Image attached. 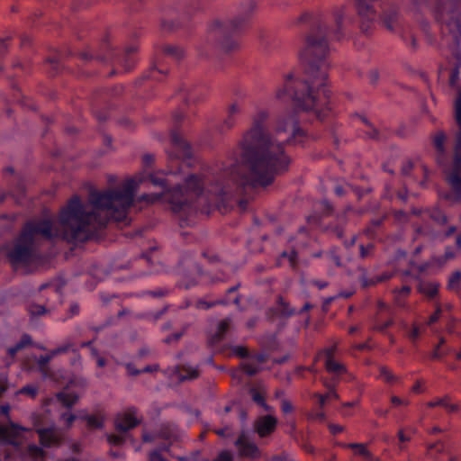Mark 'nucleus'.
I'll return each instance as SVG.
<instances>
[{
	"label": "nucleus",
	"mask_w": 461,
	"mask_h": 461,
	"mask_svg": "<svg viewBox=\"0 0 461 461\" xmlns=\"http://www.w3.org/2000/svg\"><path fill=\"white\" fill-rule=\"evenodd\" d=\"M185 117L182 112L174 114L176 129L170 134L167 171L150 173L147 176L161 192L143 194L140 196V201L146 203L167 201L172 212L178 214L182 221L189 224L191 218L197 213L209 214L212 209H217L221 213L230 211V167L223 163L205 167L199 173L185 176L183 184L173 185L168 176L183 173L184 167H189L194 161L192 148L178 129V124Z\"/></svg>",
	"instance_id": "1"
},
{
	"label": "nucleus",
	"mask_w": 461,
	"mask_h": 461,
	"mask_svg": "<svg viewBox=\"0 0 461 461\" xmlns=\"http://www.w3.org/2000/svg\"><path fill=\"white\" fill-rule=\"evenodd\" d=\"M144 177L127 180L122 189H107L89 193V203L92 210L77 195H74L63 207L59 215V230L53 229L50 219L31 221L25 223L21 234L28 242L35 244V237L41 235L47 240L60 238L68 243H80L92 239L98 230L106 227L110 221L126 224L128 210L134 202V193Z\"/></svg>",
	"instance_id": "2"
},
{
	"label": "nucleus",
	"mask_w": 461,
	"mask_h": 461,
	"mask_svg": "<svg viewBox=\"0 0 461 461\" xmlns=\"http://www.w3.org/2000/svg\"><path fill=\"white\" fill-rule=\"evenodd\" d=\"M246 163L253 182L266 186L277 174L287 169L290 159L279 143L263 137L249 152Z\"/></svg>",
	"instance_id": "3"
},
{
	"label": "nucleus",
	"mask_w": 461,
	"mask_h": 461,
	"mask_svg": "<svg viewBox=\"0 0 461 461\" xmlns=\"http://www.w3.org/2000/svg\"><path fill=\"white\" fill-rule=\"evenodd\" d=\"M31 420L41 446L28 445L25 454L32 461H43L46 456L43 447L50 448L59 446L63 441V433L53 421L48 420L43 414L32 413Z\"/></svg>",
	"instance_id": "4"
},
{
	"label": "nucleus",
	"mask_w": 461,
	"mask_h": 461,
	"mask_svg": "<svg viewBox=\"0 0 461 461\" xmlns=\"http://www.w3.org/2000/svg\"><path fill=\"white\" fill-rule=\"evenodd\" d=\"M198 55L205 59L221 60L230 52V22L214 20L209 26L204 43L196 47Z\"/></svg>",
	"instance_id": "5"
},
{
	"label": "nucleus",
	"mask_w": 461,
	"mask_h": 461,
	"mask_svg": "<svg viewBox=\"0 0 461 461\" xmlns=\"http://www.w3.org/2000/svg\"><path fill=\"white\" fill-rule=\"evenodd\" d=\"M327 75L323 70L312 67L308 71L307 95L303 98L300 106L306 111H312L318 118L324 116L328 110V91L326 89Z\"/></svg>",
	"instance_id": "6"
},
{
	"label": "nucleus",
	"mask_w": 461,
	"mask_h": 461,
	"mask_svg": "<svg viewBox=\"0 0 461 461\" xmlns=\"http://www.w3.org/2000/svg\"><path fill=\"white\" fill-rule=\"evenodd\" d=\"M203 256L212 265V269L209 273H204L203 268L198 265H194V271L196 277L185 276L178 284V287L184 289H191L195 286L199 282L219 283L224 282L229 278L230 266L228 263L223 262L221 257L212 250H206Z\"/></svg>",
	"instance_id": "7"
},
{
	"label": "nucleus",
	"mask_w": 461,
	"mask_h": 461,
	"mask_svg": "<svg viewBox=\"0 0 461 461\" xmlns=\"http://www.w3.org/2000/svg\"><path fill=\"white\" fill-rule=\"evenodd\" d=\"M142 417L135 407H129L115 419V429L120 434L108 435L107 440L114 446H121L125 441V434L141 422Z\"/></svg>",
	"instance_id": "8"
},
{
	"label": "nucleus",
	"mask_w": 461,
	"mask_h": 461,
	"mask_svg": "<svg viewBox=\"0 0 461 461\" xmlns=\"http://www.w3.org/2000/svg\"><path fill=\"white\" fill-rule=\"evenodd\" d=\"M105 54L97 55L95 58L102 62L121 66L125 71H130L135 65L134 53L137 50L135 45L127 47L123 51H119L110 46H106Z\"/></svg>",
	"instance_id": "9"
},
{
	"label": "nucleus",
	"mask_w": 461,
	"mask_h": 461,
	"mask_svg": "<svg viewBox=\"0 0 461 461\" xmlns=\"http://www.w3.org/2000/svg\"><path fill=\"white\" fill-rule=\"evenodd\" d=\"M34 245L23 240L22 234L18 237L13 249L8 253V258L13 265H27L35 258Z\"/></svg>",
	"instance_id": "10"
},
{
	"label": "nucleus",
	"mask_w": 461,
	"mask_h": 461,
	"mask_svg": "<svg viewBox=\"0 0 461 461\" xmlns=\"http://www.w3.org/2000/svg\"><path fill=\"white\" fill-rule=\"evenodd\" d=\"M10 406L4 404L0 406L1 415L5 416L8 419L7 425L0 426V440L8 445H16L17 438L21 432H29L31 429L19 425L10 420L9 417Z\"/></svg>",
	"instance_id": "11"
},
{
	"label": "nucleus",
	"mask_w": 461,
	"mask_h": 461,
	"mask_svg": "<svg viewBox=\"0 0 461 461\" xmlns=\"http://www.w3.org/2000/svg\"><path fill=\"white\" fill-rule=\"evenodd\" d=\"M178 429L174 424H162L158 432V438H160L167 442L163 443L158 448L151 451L149 455V461H167L165 459L161 451H167L171 444L178 438Z\"/></svg>",
	"instance_id": "12"
},
{
	"label": "nucleus",
	"mask_w": 461,
	"mask_h": 461,
	"mask_svg": "<svg viewBox=\"0 0 461 461\" xmlns=\"http://www.w3.org/2000/svg\"><path fill=\"white\" fill-rule=\"evenodd\" d=\"M230 327V317L226 316L223 320L218 322L214 330L210 331L208 335V345L212 350L216 352L221 351L223 345L222 342Z\"/></svg>",
	"instance_id": "13"
},
{
	"label": "nucleus",
	"mask_w": 461,
	"mask_h": 461,
	"mask_svg": "<svg viewBox=\"0 0 461 461\" xmlns=\"http://www.w3.org/2000/svg\"><path fill=\"white\" fill-rule=\"evenodd\" d=\"M327 44L324 41H317L310 36L305 39L299 50L301 59H306L312 56L321 58L327 52Z\"/></svg>",
	"instance_id": "14"
},
{
	"label": "nucleus",
	"mask_w": 461,
	"mask_h": 461,
	"mask_svg": "<svg viewBox=\"0 0 461 461\" xmlns=\"http://www.w3.org/2000/svg\"><path fill=\"white\" fill-rule=\"evenodd\" d=\"M138 245L141 249V257L149 264H154L158 260V244L155 240H144L143 231L136 232Z\"/></svg>",
	"instance_id": "15"
},
{
	"label": "nucleus",
	"mask_w": 461,
	"mask_h": 461,
	"mask_svg": "<svg viewBox=\"0 0 461 461\" xmlns=\"http://www.w3.org/2000/svg\"><path fill=\"white\" fill-rule=\"evenodd\" d=\"M238 453L246 457L256 458L260 456V450L258 446L243 435L235 443Z\"/></svg>",
	"instance_id": "16"
},
{
	"label": "nucleus",
	"mask_w": 461,
	"mask_h": 461,
	"mask_svg": "<svg viewBox=\"0 0 461 461\" xmlns=\"http://www.w3.org/2000/svg\"><path fill=\"white\" fill-rule=\"evenodd\" d=\"M277 420L272 414L259 417L255 425V430L259 437L264 438L274 432Z\"/></svg>",
	"instance_id": "17"
},
{
	"label": "nucleus",
	"mask_w": 461,
	"mask_h": 461,
	"mask_svg": "<svg viewBox=\"0 0 461 461\" xmlns=\"http://www.w3.org/2000/svg\"><path fill=\"white\" fill-rule=\"evenodd\" d=\"M167 374L176 376L180 382H184L197 378L199 376V370L188 365L176 366Z\"/></svg>",
	"instance_id": "18"
},
{
	"label": "nucleus",
	"mask_w": 461,
	"mask_h": 461,
	"mask_svg": "<svg viewBox=\"0 0 461 461\" xmlns=\"http://www.w3.org/2000/svg\"><path fill=\"white\" fill-rule=\"evenodd\" d=\"M71 50L58 51L53 56L49 57L46 60L50 68V73L54 76L57 75L63 68V60L65 57L72 56Z\"/></svg>",
	"instance_id": "19"
},
{
	"label": "nucleus",
	"mask_w": 461,
	"mask_h": 461,
	"mask_svg": "<svg viewBox=\"0 0 461 461\" xmlns=\"http://www.w3.org/2000/svg\"><path fill=\"white\" fill-rule=\"evenodd\" d=\"M167 74V68L164 66V64L157 59L156 61L152 64L147 73L144 74L143 77L138 81V84H141L140 81L144 79H152L159 81L163 76Z\"/></svg>",
	"instance_id": "20"
},
{
	"label": "nucleus",
	"mask_w": 461,
	"mask_h": 461,
	"mask_svg": "<svg viewBox=\"0 0 461 461\" xmlns=\"http://www.w3.org/2000/svg\"><path fill=\"white\" fill-rule=\"evenodd\" d=\"M32 337L28 334H23L21 339L14 346L7 348V356L10 360H6V364H10L15 358L16 354L26 347L32 345Z\"/></svg>",
	"instance_id": "21"
},
{
	"label": "nucleus",
	"mask_w": 461,
	"mask_h": 461,
	"mask_svg": "<svg viewBox=\"0 0 461 461\" xmlns=\"http://www.w3.org/2000/svg\"><path fill=\"white\" fill-rule=\"evenodd\" d=\"M164 56L168 57L176 61H179L185 56V50L178 45H165L162 49Z\"/></svg>",
	"instance_id": "22"
},
{
	"label": "nucleus",
	"mask_w": 461,
	"mask_h": 461,
	"mask_svg": "<svg viewBox=\"0 0 461 461\" xmlns=\"http://www.w3.org/2000/svg\"><path fill=\"white\" fill-rule=\"evenodd\" d=\"M177 95L183 100V102L189 105L192 103H195L198 100L197 93L195 88H190L185 85H182L177 92Z\"/></svg>",
	"instance_id": "23"
},
{
	"label": "nucleus",
	"mask_w": 461,
	"mask_h": 461,
	"mask_svg": "<svg viewBox=\"0 0 461 461\" xmlns=\"http://www.w3.org/2000/svg\"><path fill=\"white\" fill-rule=\"evenodd\" d=\"M58 401L66 408H71L78 400L77 395L74 393L60 392L57 394Z\"/></svg>",
	"instance_id": "24"
},
{
	"label": "nucleus",
	"mask_w": 461,
	"mask_h": 461,
	"mask_svg": "<svg viewBox=\"0 0 461 461\" xmlns=\"http://www.w3.org/2000/svg\"><path fill=\"white\" fill-rule=\"evenodd\" d=\"M227 300L207 301L205 299L194 300V308L198 310H209L218 304H227Z\"/></svg>",
	"instance_id": "25"
},
{
	"label": "nucleus",
	"mask_w": 461,
	"mask_h": 461,
	"mask_svg": "<svg viewBox=\"0 0 461 461\" xmlns=\"http://www.w3.org/2000/svg\"><path fill=\"white\" fill-rule=\"evenodd\" d=\"M349 447L352 448L354 455L361 457L363 461H375L364 445L356 444Z\"/></svg>",
	"instance_id": "26"
},
{
	"label": "nucleus",
	"mask_w": 461,
	"mask_h": 461,
	"mask_svg": "<svg viewBox=\"0 0 461 461\" xmlns=\"http://www.w3.org/2000/svg\"><path fill=\"white\" fill-rule=\"evenodd\" d=\"M173 292L172 288L167 286L156 287L151 290H147L144 294L153 298H164L168 296Z\"/></svg>",
	"instance_id": "27"
},
{
	"label": "nucleus",
	"mask_w": 461,
	"mask_h": 461,
	"mask_svg": "<svg viewBox=\"0 0 461 461\" xmlns=\"http://www.w3.org/2000/svg\"><path fill=\"white\" fill-rule=\"evenodd\" d=\"M420 293L432 297L438 292V285L432 282H421L419 286Z\"/></svg>",
	"instance_id": "28"
},
{
	"label": "nucleus",
	"mask_w": 461,
	"mask_h": 461,
	"mask_svg": "<svg viewBox=\"0 0 461 461\" xmlns=\"http://www.w3.org/2000/svg\"><path fill=\"white\" fill-rule=\"evenodd\" d=\"M38 393H39V386L36 384H32L23 386L16 393V394H24V395L29 396L32 399L36 398Z\"/></svg>",
	"instance_id": "29"
},
{
	"label": "nucleus",
	"mask_w": 461,
	"mask_h": 461,
	"mask_svg": "<svg viewBox=\"0 0 461 461\" xmlns=\"http://www.w3.org/2000/svg\"><path fill=\"white\" fill-rule=\"evenodd\" d=\"M81 419L86 421L88 427L94 429H101L104 424L103 420L95 415L86 414Z\"/></svg>",
	"instance_id": "30"
},
{
	"label": "nucleus",
	"mask_w": 461,
	"mask_h": 461,
	"mask_svg": "<svg viewBox=\"0 0 461 461\" xmlns=\"http://www.w3.org/2000/svg\"><path fill=\"white\" fill-rule=\"evenodd\" d=\"M50 357H47L45 355H41L37 359V365L39 367L40 372L42 374L44 377L49 376V363H50Z\"/></svg>",
	"instance_id": "31"
},
{
	"label": "nucleus",
	"mask_w": 461,
	"mask_h": 461,
	"mask_svg": "<svg viewBox=\"0 0 461 461\" xmlns=\"http://www.w3.org/2000/svg\"><path fill=\"white\" fill-rule=\"evenodd\" d=\"M92 341H86V342H83L81 344V347L82 348H86V347H89L91 348V354L94 357H96V364L98 366V367H104L106 364V361L104 357H98V352L95 348H92Z\"/></svg>",
	"instance_id": "32"
},
{
	"label": "nucleus",
	"mask_w": 461,
	"mask_h": 461,
	"mask_svg": "<svg viewBox=\"0 0 461 461\" xmlns=\"http://www.w3.org/2000/svg\"><path fill=\"white\" fill-rule=\"evenodd\" d=\"M181 23L178 21L173 20H162L161 22V29L164 32H172L179 27H181Z\"/></svg>",
	"instance_id": "33"
},
{
	"label": "nucleus",
	"mask_w": 461,
	"mask_h": 461,
	"mask_svg": "<svg viewBox=\"0 0 461 461\" xmlns=\"http://www.w3.org/2000/svg\"><path fill=\"white\" fill-rule=\"evenodd\" d=\"M77 419V416L76 414H73L69 411H65L60 414V420L64 421L66 424V427L68 429L70 428L74 421Z\"/></svg>",
	"instance_id": "34"
},
{
	"label": "nucleus",
	"mask_w": 461,
	"mask_h": 461,
	"mask_svg": "<svg viewBox=\"0 0 461 461\" xmlns=\"http://www.w3.org/2000/svg\"><path fill=\"white\" fill-rule=\"evenodd\" d=\"M80 312V307L77 303H72L68 311L67 316L62 319V321H66L68 319L73 318L74 316L78 315Z\"/></svg>",
	"instance_id": "35"
},
{
	"label": "nucleus",
	"mask_w": 461,
	"mask_h": 461,
	"mask_svg": "<svg viewBox=\"0 0 461 461\" xmlns=\"http://www.w3.org/2000/svg\"><path fill=\"white\" fill-rule=\"evenodd\" d=\"M28 311L32 316H40L46 312L45 307L39 304H31Z\"/></svg>",
	"instance_id": "36"
},
{
	"label": "nucleus",
	"mask_w": 461,
	"mask_h": 461,
	"mask_svg": "<svg viewBox=\"0 0 461 461\" xmlns=\"http://www.w3.org/2000/svg\"><path fill=\"white\" fill-rule=\"evenodd\" d=\"M70 350L75 352L77 350V348H75V345L73 343L67 342V343L56 348L55 353H58L59 355H60V354L67 353Z\"/></svg>",
	"instance_id": "37"
},
{
	"label": "nucleus",
	"mask_w": 461,
	"mask_h": 461,
	"mask_svg": "<svg viewBox=\"0 0 461 461\" xmlns=\"http://www.w3.org/2000/svg\"><path fill=\"white\" fill-rule=\"evenodd\" d=\"M326 368L330 372H339L342 368L341 366L331 358H328L326 361Z\"/></svg>",
	"instance_id": "38"
},
{
	"label": "nucleus",
	"mask_w": 461,
	"mask_h": 461,
	"mask_svg": "<svg viewBox=\"0 0 461 461\" xmlns=\"http://www.w3.org/2000/svg\"><path fill=\"white\" fill-rule=\"evenodd\" d=\"M8 389V377L5 374L0 373V396Z\"/></svg>",
	"instance_id": "39"
},
{
	"label": "nucleus",
	"mask_w": 461,
	"mask_h": 461,
	"mask_svg": "<svg viewBox=\"0 0 461 461\" xmlns=\"http://www.w3.org/2000/svg\"><path fill=\"white\" fill-rule=\"evenodd\" d=\"M259 361H260V358H259V357H251V358H249V363H248V364H246V366H244V367H243V368H244V371H245L247 374H249V375H253V374H255V373L257 372V370H256V369H252V368H250V367H249V366H247L254 365V364H256V363H258Z\"/></svg>",
	"instance_id": "40"
},
{
	"label": "nucleus",
	"mask_w": 461,
	"mask_h": 461,
	"mask_svg": "<svg viewBox=\"0 0 461 461\" xmlns=\"http://www.w3.org/2000/svg\"><path fill=\"white\" fill-rule=\"evenodd\" d=\"M456 118L458 125H461V90L459 97L456 102Z\"/></svg>",
	"instance_id": "41"
},
{
	"label": "nucleus",
	"mask_w": 461,
	"mask_h": 461,
	"mask_svg": "<svg viewBox=\"0 0 461 461\" xmlns=\"http://www.w3.org/2000/svg\"><path fill=\"white\" fill-rule=\"evenodd\" d=\"M126 370L128 375L132 376H136L140 374H142V371H140V369L136 368L135 366L131 363L126 364Z\"/></svg>",
	"instance_id": "42"
},
{
	"label": "nucleus",
	"mask_w": 461,
	"mask_h": 461,
	"mask_svg": "<svg viewBox=\"0 0 461 461\" xmlns=\"http://www.w3.org/2000/svg\"><path fill=\"white\" fill-rule=\"evenodd\" d=\"M182 335H183L182 332L172 333L164 339V342L167 344H169V343L177 341L182 337Z\"/></svg>",
	"instance_id": "43"
},
{
	"label": "nucleus",
	"mask_w": 461,
	"mask_h": 461,
	"mask_svg": "<svg viewBox=\"0 0 461 461\" xmlns=\"http://www.w3.org/2000/svg\"><path fill=\"white\" fill-rule=\"evenodd\" d=\"M212 461H230V450H223Z\"/></svg>",
	"instance_id": "44"
},
{
	"label": "nucleus",
	"mask_w": 461,
	"mask_h": 461,
	"mask_svg": "<svg viewBox=\"0 0 461 461\" xmlns=\"http://www.w3.org/2000/svg\"><path fill=\"white\" fill-rule=\"evenodd\" d=\"M268 461H295V460L287 454H281V455L273 456Z\"/></svg>",
	"instance_id": "45"
},
{
	"label": "nucleus",
	"mask_w": 461,
	"mask_h": 461,
	"mask_svg": "<svg viewBox=\"0 0 461 461\" xmlns=\"http://www.w3.org/2000/svg\"><path fill=\"white\" fill-rule=\"evenodd\" d=\"M207 430H212L220 437H224V436L229 435V433H228L229 428L228 427L221 428V429H212L211 427H208Z\"/></svg>",
	"instance_id": "46"
},
{
	"label": "nucleus",
	"mask_w": 461,
	"mask_h": 461,
	"mask_svg": "<svg viewBox=\"0 0 461 461\" xmlns=\"http://www.w3.org/2000/svg\"><path fill=\"white\" fill-rule=\"evenodd\" d=\"M9 38L0 40V56L4 57L7 52Z\"/></svg>",
	"instance_id": "47"
},
{
	"label": "nucleus",
	"mask_w": 461,
	"mask_h": 461,
	"mask_svg": "<svg viewBox=\"0 0 461 461\" xmlns=\"http://www.w3.org/2000/svg\"><path fill=\"white\" fill-rule=\"evenodd\" d=\"M142 162L145 167H150L154 162V156L151 154H145L142 158Z\"/></svg>",
	"instance_id": "48"
},
{
	"label": "nucleus",
	"mask_w": 461,
	"mask_h": 461,
	"mask_svg": "<svg viewBox=\"0 0 461 461\" xmlns=\"http://www.w3.org/2000/svg\"><path fill=\"white\" fill-rule=\"evenodd\" d=\"M246 353H247L246 349L243 348L242 347L232 348V351H231L232 356L243 357L246 355Z\"/></svg>",
	"instance_id": "49"
},
{
	"label": "nucleus",
	"mask_w": 461,
	"mask_h": 461,
	"mask_svg": "<svg viewBox=\"0 0 461 461\" xmlns=\"http://www.w3.org/2000/svg\"><path fill=\"white\" fill-rule=\"evenodd\" d=\"M157 437H158V434L155 435L153 433L144 432L142 435V439L144 442H153Z\"/></svg>",
	"instance_id": "50"
},
{
	"label": "nucleus",
	"mask_w": 461,
	"mask_h": 461,
	"mask_svg": "<svg viewBox=\"0 0 461 461\" xmlns=\"http://www.w3.org/2000/svg\"><path fill=\"white\" fill-rule=\"evenodd\" d=\"M253 399L255 402H257L258 404L264 407L267 411L269 410V407L265 403L264 399L260 395L254 394Z\"/></svg>",
	"instance_id": "51"
},
{
	"label": "nucleus",
	"mask_w": 461,
	"mask_h": 461,
	"mask_svg": "<svg viewBox=\"0 0 461 461\" xmlns=\"http://www.w3.org/2000/svg\"><path fill=\"white\" fill-rule=\"evenodd\" d=\"M79 58L84 61H89L94 59V56L88 51H82L79 53Z\"/></svg>",
	"instance_id": "52"
},
{
	"label": "nucleus",
	"mask_w": 461,
	"mask_h": 461,
	"mask_svg": "<svg viewBox=\"0 0 461 461\" xmlns=\"http://www.w3.org/2000/svg\"><path fill=\"white\" fill-rule=\"evenodd\" d=\"M357 8H358L359 14L361 16H363V17L366 16V15L368 16V13H369V8L368 7L365 8L364 5L359 2L357 4Z\"/></svg>",
	"instance_id": "53"
},
{
	"label": "nucleus",
	"mask_w": 461,
	"mask_h": 461,
	"mask_svg": "<svg viewBox=\"0 0 461 461\" xmlns=\"http://www.w3.org/2000/svg\"><path fill=\"white\" fill-rule=\"evenodd\" d=\"M158 369V365H149V366H146L143 369H140V371H142V373H152L154 371H157Z\"/></svg>",
	"instance_id": "54"
},
{
	"label": "nucleus",
	"mask_w": 461,
	"mask_h": 461,
	"mask_svg": "<svg viewBox=\"0 0 461 461\" xmlns=\"http://www.w3.org/2000/svg\"><path fill=\"white\" fill-rule=\"evenodd\" d=\"M443 142H444V135L443 134H439L438 135L436 138H435V144L436 146L441 149L442 147H443Z\"/></svg>",
	"instance_id": "55"
},
{
	"label": "nucleus",
	"mask_w": 461,
	"mask_h": 461,
	"mask_svg": "<svg viewBox=\"0 0 461 461\" xmlns=\"http://www.w3.org/2000/svg\"><path fill=\"white\" fill-rule=\"evenodd\" d=\"M381 375L383 376V378H384L385 381H391V379H392V377H393V376H392V374L390 373V371H389V370H387V369H384V368H383V369L381 370Z\"/></svg>",
	"instance_id": "56"
},
{
	"label": "nucleus",
	"mask_w": 461,
	"mask_h": 461,
	"mask_svg": "<svg viewBox=\"0 0 461 461\" xmlns=\"http://www.w3.org/2000/svg\"><path fill=\"white\" fill-rule=\"evenodd\" d=\"M293 407L290 402H283L282 403V410L284 412H290L292 411Z\"/></svg>",
	"instance_id": "57"
},
{
	"label": "nucleus",
	"mask_w": 461,
	"mask_h": 461,
	"mask_svg": "<svg viewBox=\"0 0 461 461\" xmlns=\"http://www.w3.org/2000/svg\"><path fill=\"white\" fill-rule=\"evenodd\" d=\"M330 429L333 434H337L342 430V427L339 425H330Z\"/></svg>",
	"instance_id": "58"
},
{
	"label": "nucleus",
	"mask_w": 461,
	"mask_h": 461,
	"mask_svg": "<svg viewBox=\"0 0 461 461\" xmlns=\"http://www.w3.org/2000/svg\"><path fill=\"white\" fill-rule=\"evenodd\" d=\"M189 307H194V300H186L182 306L183 309H186Z\"/></svg>",
	"instance_id": "59"
},
{
	"label": "nucleus",
	"mask_w": 461,
	"mask_h": 461,
	"mask_svg": "<svg viewBox=\"0 0 461 461\" xmlns=\"http://www.w3.org/2000/svg\"><path fill=\"white\" fill-rule=\"evenodd\" d=\"M24 191H25L24 185L21 180H19L18 184H17V192L19 194H23L24 193Z\"/></svg>",
	"instance_id": "60"
},
{
	"label": "nucleus",
	"mask_w": 461,
	"mask_h": 461,
	"mask_svg": "<svg viewBox=\"0 0 461 461\" xmlns=\"http://www.w3.org/2000/svg\"><path fill=\"white\" fill-rule=\"evenodd\" d=\"M14 169L13 167H6L5 169H4V175L6 176V175H10V176H14Z\"/></svg>",
	"instance_id": "61"
},
{
	"label": "nucleus",
	"mask_w": 461,
	"mask_h": 461,
	"mask_svg": "<svg viewBox=\"0 0 461 461\" xmlns=\"http://www.w3.org/2000/svg\"><path fill=\"white\" fill-rule=\"evenodd\" d=\"M104 143L107 147L111 146V144H112V138L110 136H108V135H104Z\"/></svg>",
	"instance_id": "62"
},
{
	"label": "nucleus",
	"mask_w": 461,
	"mask_h": 461,
	"mask_svg": "<svg viewBox=\"0 0 461 461\" xmlns=\"http://www.w3.org/2000/svg\"><path fill=\"white\" fill-rule=\"evenodd\" d=\"M392 402H393V404H395V405H400V404L403 403V401H402V400H401L399 397H396V396H393V397L392 398Z\"/></svg>",
	"instance_id": "63"
},
{
	"label": "nucleus",
	"mask_w": 461,
	"mask_h": 461,
	"mask_svg": "<svg viewBox=\"0 0 461 461\" xmlns=\"http://www.w3.org/2000/svg\"><path fill=\"white\" fill-rule=\"evenodd\" d=\"M459 128H460V132L457 136V144H456L457 149H461V125H459Z\"/></svg>",
	"instance_id": "64"
}]
</instances>
